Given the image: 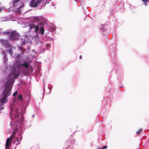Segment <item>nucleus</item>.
I'll use <instances>...</instances> for the list:
<instances>
[{
  "label": "nucleus",
  "mask_w": 149,
  "mask_h": 149,
  "mask_svg": "<svg viewBox=\"0 0 149 149\" xmlns=\"http://www.w3.org/2000/svg\"><path fill=\"white\" fill-rule=\"evenodd\" d=\"M79 58L80 59H81V58H82V56H79Z\"/></svg>",
  "instance_id": "26"
},
{
  "label": "nucleus",
  "mask_w": 149,
  "mask_h": 149,
  "mask_svg": "<svg viewBox=\"0 0 149 149\" xmlns=\"http://www.w3.org/2000/svg\"><path fill=\"white\" fill-rule=\"evenodd\" d=\"M107 147V146H104L102 148H100V149H106Z\"/></svg>",
  "instance_id": "20"
},
{
  "label": "nucleus",
  "mask_w": 149,
  "mask_h": 149,
  "mask_svg": "<svg viewBox=\"0 0 149 149\" xmlns=\"http://www.w3.org/2000/svg\"><path fill=\"white\" fill-rule=\"evenodd\" d=\"M41 34L43 35L44 33V27L43 26L41 27L40 29Z\"/></svg>",
  "instance_id": "13"
},
{
  "label": "nucleus",
  "mask_w": 149,
  "mask_h": 149,
  "mask_svg": "<svg viewBox=\"0 0 149 149\" xmlns=\"http://www.w3.org/2000/svg\"><path fill=\"white\" fill-rule=\"evenodd\" d=\"M19 35L17 33H16L15 32H12L10 33V37L13 40H15L17 38V36Z\"/></svg>",
  "instance_id": "9"
},
{
  "label": "nucleus",
  "mask_w": 149,
  "mask_h": 149,
  "mask_svg": "<svg viewBox=\"0 0 149 149\" xmlns=\"http://www.w3.org/2000/svg\"><path fill=\"white\" fill-rule=\"evenodd\" d=\"M1 42H4L5 41H6V40H1Z\"/></svg>",
  "instance_id": "24"
},
{
  "label": "nucleus",
  "mask_w": 149,
  "mask_h": 149,
  "mask_svg": "<svg viewBox=\"0 0 149 149\" xmlns=\"http://www.w3.org/2000/svg\"><path fill=\"white\" fill-rule=\"evenodd\" d=\"M20 0H13L14 4H13V6L14 7H15L17 5H16V3H17Z\"/></svg>",
  "instance_id": "15"
},
{
  "label": "nucleus",
  "mask_w": 149,
  "mask_h": 149,
  "mask_svg": "<svg viewBox=\"0 0 149 149\" xmlns=\"http://www.w3.org/2000/svg\"><path fill=\"white\" fill-rule=\"evenodd\" d=\"M17 94V91H15L13 94V96H16Z\"/></svg>",
  "instance_id": "21"
},
{
  "label": "nucleus",
  "mask_w": 149,
  "mask_h": 149,
  "mask_svg": "<svg viewBox=\"0 0 149 149\" xmlns=\"http://www.w3.org/2000/svg\"><path fill=\"white\" fill-rule=\"evenodd\" d=\"M17 131H13V134L12 135H11L10 137L9 138L11 139H12L13 140V138H14V137L15 136V134L17 132Z\"/></svg>",
  "instance_id": "12"
},
{
  "label": "nucleus",
  "mask_w": 149,
  "mask_h": 149,
  "mask_svg": "<svg viewBox=\"0 0 149 149\" xmlns=\"http://www.w3.org/2000/svg\"><path fill=\"white\" fill-rule=\"evenodd\" d=\"M31 27L32 28H35V32L37 33L38 31V30L39 26L38 25H32L31 26Z\"/></svg>",
  "instance_id": "10"
},
{
  "label": "nucleus",
  "mask_w": 149,
  "mask_h": 149,
  "mask_svg": "<svg viewBox=\"0 0 149 149\" xmlns=\"http://www.w3.org/2000/svg\"><path fill=\"white\" fill-rule=\"evenodd\" d=\"M15 111L16 113V115L15 116V119L16 120L17 122L19 123L21 121H23L24 119V118L23 116L22 115L20 117L19 119V110L17 108L16 109Z\"/></svg>",
  "instance_id": "4"
},
{
  "label": "nucleus",
  "mask_w": 149,
  "mask_h": 149,
  "mask_svg": "<svg viewBox=\"0 0 149 149\" xmlns=\"http://www.w3.org/2000/svg\"><path fill=\"white\" fill-rule=\"evenodd\" d=\"M20 6H19V7H16V8H17V9H18V8H20Z\"/></svg>",
  "instance_id": "27"
},
{
  "label": "nucleus",
  "mask_w": 149,
  "mask_h": 149,
  "mask_svg": "<svg viewBox=\"0 0 149 149\" xmlns=\"http://www.w3.org/2000/svg\"><path fill=\"white\" fill-rule=\"evenodd\" d=\"M8 51L9 53L11 55H13V52L12 50L11 49H10L8 50Z\"/></svg>",
  "instance_id": "19"
},
{
  "label": "nucleus",
  "mask_w": 149,
  "mask_h": 149,
  "mask_svg": "<svg viewBox=\"0 0 149 149\" xmlns=\"http://www.w3.org/2000/svg\"><path fill=\"white\" fill-rule=\"evenodd\" d=\"M33 19L35 21H44L45 23H47L46 20L43 17L35 16L33 17Z\"/></svg>",
  "instance_id": "7"
},
{
  "label": "nucleus",
  "mask_w": 149,
  "mask_h": 149,
  "mask_svg": "<svg viewBox=\"0 0 149 149\" xmlns=\"http://www.w3.org/2000/svg\"><path fill=\"white\" fill-rule=\"evenodd\" d=\"M143 2L144 3V5L145 6L147 5L146 3L147 2H148L149 1V0H142Z\"/></svg>",
  "instance_id": "17"
},
{
  "label": "nucleus",
  "mask_w": 149,
  "mask_h": 149,
  "mask_svg": "<svg viewBox=\"0 0 149 149\" xmlns=\"http://www.w3.org/2000/svg\"><path fill=\"white\" fill-rule=\"evenodd\" d=\"M23 96L22 94H20L18 95L17 98L18 100L22 101L23 100Z\"/></svg>",
  "instance_id": "14"
},
{
  "label": "nucleus",
  "mask_w": 149,
  "mask_h": 149,
  "mask_svg": "<svg viewBox=\"0 0 149 149\" xmlns=\"http://www.w3.org/2000/svg\"><path fill=\"white\" fill-rule=\"evenodd\" d=\"M10 88H6L2 93L1 94V97L0 100V102L1 104H0V109H2L4 108V104L5 103L7 97L10 95L11 94Z\"/></svg>",
  "instance_id": "2"
},
{
  "label": "nucleus",
  "mask_w": 149,
  "mask_h": 149,
  "mask_svg": "<svg viewBox=\"0 0 149 149\" xmlns=\"http://www.w3.org/2000/svg\"><path fill=\"white\" fill-rule=\"evenodd\" d=\"M13 140L10 138L7 139L6 144V149H9L10 147Z\"/></svg>",
  "instance_id": "6"
},
{
  "label": "nucleus",
  "mask_w": 149,
  "mask_h": 149,
  "mask_svg": "<svg viewBox=\"0 0 149 149\" xmlns=\"http://www.w3.org/2000/svg\"><path fill=\"white\" fill-rule=\"evenodd\" d=\"M72 137L71 136L68 139H67L65 143V145L66 147H68L71 144L72 142Z\"/></svg>",
  "instance_id": "8"
},
{
  "label": "nucleus",
  "mask_w": 149,
  "mask_h": 149,
  "mask_svg": "<svg viewBox=\"0 0 149 149\" xmlns=\"http://www.w3.org/2000/svg\"><path fill=\"white\" fill-rule=\"evenodd\" d=\"M43 0H32L31 3V7H36Z\"/></svg>",
  "instance_id": "5"
},
{
  "label": "nucleus",
  "mask_w": 149,
  "mask_h": 149,
  "mask_svg": "<svg viewBox=\"0 0 149 149\" xmlns=\"http://www.w3.org/2000/svg\"><path fill=\"white\" fill-rule=\"evenodd\" d=\"M3 34H8V33H9V32H3Z\"/></svg>",
  "instance_id": "22"
},
{
  "label": "nucleus",
  "mask_w": 149,
  "mask_h": 149,
  "mask_svg": "<svg viewBox=\"0 0 149 149\" xmlns=\"http://www.w3.org/2000/svg\"><path fill=\"white\" fill-rule=\"evenodd\" d=\"M11 108V111L10 112V115L11 114V113H12V108Z\"/></svg>",
  "instance_id": "25"
},
{
  "label": "nucleus",
  "mask_w": 149,
  "mask_h": 149,
  "mask_svg": "<svg viewBox=\"0 0 149 149\" xmlns=\"http://www.w3.org/2000/svg\"><path fill=\"white\" fill-rule=\"evenodd\" d=\"M17 131H13V134L12 135H11L10 137L9 138L11 139H12L13 140V138H14V137L15 136V134L17 132Z\"/></svg>",
  "instance_id": "11"
},
{
  "label": "nucleus",
  "mask_w": 149,
  "mask_h": 149,
  "mask_svg": "<svg viewBox=\"0 0 149 149\" xmlns=\"http://www.w3.org/2000/svg\"><path fill=\"white\" fill-rule=\"evenodd\" d=\"M17 70L15 68H14L13 70V71L11 73H10L9 74L8 79V81L6 83V87L9 88H10V91L11 92V89L12 88L11 85L14 83V80H13V78L14 77L15 78H17L19 75V74L17 73H16Z\"/></svg>",
  "instance_id": "1"
},
{
  "label": "nucleus",
  "mask_w": 149,
  "mask_h": 149,
  "mask_svg": "<svg viewBox=\"0 0 149 149\" xmlns=\"http://www.w3.org/2000/svg\"><path fill=\"white\" fill-rule=\"evenodd\" d=\"M46 46L47 47H50V45L49 44H46Z\"/></svg>",
  "instance_id": "23"
},
{
  "label": "nucleus",
  "mask_w": 149,
  "mask_h": 149,
  "mask_svg": "<svg viewBox=\"0 0 149 149\" xmlns=\"http://www.w3.org/2000/svg\"><path fill=\"white\" fill-rule=\"evenodd\" d=\"M29 67V64L27 63L24 62L19 65L18 68V70H20L21 69L23 73H26L28 72V71L27 70H26V69H27Z\"/></svg>",
  "instance_id": "3"
},
{
  "label": "nucleus",
  "mask_w": 149,
  "mask_h": 149,
  "mask_svg": "<svg viewBox=\"0 0 149 149\" xmlns=\"http://www.w3.org/2000/svg\"><path fill=\"white\" fill-rule=\"evenodd\" d=\"M142 131V130L141 129H139L136 132V134L139 135V134L141 133V131Z\"/></svg>",
  "instance_id": "18"
},
{
  "label": "nucleus",
  "mask_w": 149,
  "mask_h": 149,
  "mask_svg": "<svg viewBox=\"0 0 149 149\" xmlns=\"http://www.w3.org/2000/svg\"><path fill=\"white\" fill-rule=\"evenodd\" d=\"M41 22L39 23L38 24V26H40L42 27L43 26V25H44V22H45L44 21H41Z\"/></svg>",
  "instance_id": "16"
}]
</instances>
